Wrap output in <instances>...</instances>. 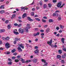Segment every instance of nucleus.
<instances>
[{
    "label": "nucleus",
    "instance_id": "nucleus-40",
    "mask_svg": "<svg viewBox=\"0 0 66 66\" xmlns=\"http://www.w3.org/2000/svg\"><path fill=\"white\" fill-rule=\"evenodd\" d=\"M30 62V60H26V63H29V62Z\"/></svg>",
    "mask_w": 66,
    "mask_h": 66
},
{
    "label": "nucleus",
    "instance_id": "nucleus-45",
    "mask_svg": "<svg viewBox=\"0 0 66 66\" xmlns=\"http://www.w3.org/2000/svg\"><path fill=\"white\" fill-rule=\"evenodd\" d=\"M39 4H40V5H42L43 4L42 3V2H40L39 3Z\"/></svg>",
    "mask_w": 66,
    "mask_h": 66
},
{
    "label": "nucleus",
    "instance_id": "nucleus-4",
    "mask_svg": "<svg viewBox=\"0 0 66 66\" xmlns=\"http://www.w3.org/2000/svg\"><path fill=\"white\" fill-rule=\"evenodd\" d=\"M52 39H51L50 42H47V44L48 45H51V44H52Z\"/></svg>",
    "mask_w": 66,
    "mask_h": 66
},
{
    "label": "nucleus",
    "instance_id": "nucleus-53",
    "mask_svg": "<svg viewBox=\"0 0 66 66\" xmlns=\"http://www.w3.org/2000/svg\"><path fill=\"white\" fill-rule=\"evenodd\" d=\"M44 28H46L48 27V25H46L44 26Z\"/></svg>",
    "mask_w": 66,
    "mask_h": 66
},
{
    "label": "nucleus",
    "instance_id": "nucleus-23",
    "mask_svg": "<svg viewBox=\"0 0 66 66\" xmlns=\"http://www.w3.org/2000/svg\"><path fill=\"white\" fill-rule=\"evenodd\" d=\"M11 25H8L7 26V28L8 29H11Z\"/></svg>",
    "mask_w": 66,
    "mask_h": 66
},
{
    "label": "nucleus",
    "instance_id": "nucleus-50",
    "mask_svg": "<svg viewBox=\"0 0 66 66\" xmlns=\"http://www.w3.org/2000/svg\"><path fill=\"white\" fill-rule=\"evenodd\" d=\"M65 5L64 4H63V5H62L60 7V8H62V7H63V6Z\"/></svg>",
    "mask_w": 66,
    "mask_h": 66
},
{
    "label": "nucleus",
    "instance_id": "nucleus-9",
    "mask_svg": "<svg viewBox=\"0 0 66 66\" xmlns=\"http://www.w3.org/2000/svg\"><path fill=\"white\" fill-rule=\"evenodd\" d=\"M18 50H19V52H20L21 51H22L21 48V47H19L18 48Z\"/></svg>",
    "mask_w": 66,
    "mask_h": 66
},
{
    "label": "nucleus",
    "instance_id": "nucleus-58",
    "mask_svg": "<svg viewBox=\"0 0 66 66\" xmlns=\"http://www.w3.org/2000/svg\"><path fill=\"white\" fill-rule=\"evenodd\" d=\"M40 32H44V30H40Z\"/></svg>",
    "mask_w": 66,
    "mask_h": 66
},
{
    "label": "nucleus",
    "instance_id": "nucleus-46",
    "mask_svg": "<svg viewBox=\"0 0 66 66\" xmlns=\"http://www.w3.org/2000/svg\"><path fill=\"white\" fill-rule=\"evenodd\" d=\"M53 3H56V0H53Z\"/></svg>",
    "mask_w": 66,
    "mask_h": 66
},
{
    "label": "nucleus",
    "instance_id": "nucleus-10",
    "mask_svg": "<svg viewBox=\"0 0 66 66\" xmlns=\"http://www.w3.org/2000/svg\"><path fill=\"white\" fill-rule=\"evenodd\" d=\"M27 16V14L26 13H24L22 16V17L23 18H24L25 17H26Z\"/></svg>",
    "mask_w": 66,
    "mask_h": 66
},
{
    "label": "nucleus",
    "instance_id": "nucleus-8",
    "mask_svg": "<svg viewBox=\"0 0 66 66\" xmlns=\"http://www.w3.org/2000/svg\"><path fill=\"white\" fill-rule=\"evenodd\" d=\"M34 52L36 54L38 53H39V50H38V49H36L34 51Z\"/></svg>",
    "mask_w": 66,
    "mask_h": 66
},
{
    "label": "nucleus",
    "instance_id": "nucleus-36",
    "mask_svg": "<svg viewBox=\"0 0 66 66\" xmlns=\"http://www.w3.org/2000/svg\"><path fill=\"white\" fill-rule=\"evenodd\" d=\"M15 61L16 62H19V60L18 59H16L15 60Z\"/></svg>",
    "mask_w": 66,
    "mask_h": 66
},
{
    "label": "nucleus",
    "instance_id": "nucleus-15",
    "mask_svg": "<svg viewBox=\"0 0 66 66\" xmlns=\"http://www.w3.org/2000/svg\"><path fill=\"white\" fill-rule=\"evenodd\" d=\"M5 39L6 40H9L10 39V37H7L6 38H5Z\"/></svg>",
    "mask_w": 66,
    "mask_h": 66
},
{
    "label": "nucleus",
    "instance_id": "nucleus-59",
    "mask_svg": "<svg viewBox=\"0 0 66 66\" xmlns=\"http://www.w3.org/2000/svg\"><path fill=\"white\" fill-rule=\"evenodd\" d=\"M8 61H12V60L10 58H9Z\"/></svg>",
    "mask_w": 66,
    "mask_h": 66
},
{
    "label": "nucleus",
    "instance_id": "nucleus-3",
    "mask_svg": "<svg viewBox=\"0 0 66 66\" xmlns=\"http://www.w3.org/2000/svg\"><path fill=\"white\" fill-rule=\"evenodd\" d=\"M5 46L7 49H8L10 47V44L9 43H6L5 45Z\"/></svg>",
    "mask_w": 66,
    "mask_h": 66
},
{
    "label": "nucleus",
    "instance_id": "nucleus-7",
    "mask_svg": "<svg viewBox=\"0 0 66 66\" xmlns=\"http://www.w3.org/2000/svg\"><path fill=\"white\" fill-rule=\"evenodd\" d=\"M27 18L28 19V20L29 21H33L34 20L31 19L29 17H27Z\"/></svg>",
    "mask_w": 66,
    "mask_h": 66
},
{
    "label": "nucleus",
    "instance_id": "nucleus-5",
    "mask_svg": "<svg viewBox=\"0 0 66 66\" xmlns=\"http://www.w3.org/2000/svg\"><path fill=\"white\" fill-rule=\"evenodd\" d=\"M39 35V32H38L37 33H34L33 34L34 36L35 37L37 35Z\"/></svg>",
    "mask_w": 66,
    "mask_h": 66
},
{
    "label": "nucleus",
    "instance_id": "nucleus-51",
    "mask_svg": "<svg viewBox=\"0 0 66 66\" xmlns=\"http://www.w3.org/2000/svg\"><path fill=\"white\" fill-rule=\"evenodd\" d=\"M65 5L64 4H63V5H62L60 7V8H62V7H63V6Z\"/></svg>",
    "mask_w": 66,
    "mask_h": 66
},
{
    "label": "nucleus",
    "instance_id": "nucleus-19",
    "mask_svg": "<svg viewBox=\"0 0 66 66\" xmlns=\"http://www.w3.org/2000/svg\"><path fill=\"white\" fill-rule=\"evenodd\" d=\"M58 52L60 54H61L62 53V51L61 50H59L58 51Z\"/></svg>",
    "mask_w": 66,
    "mask_h": 66
},
{
    "label": "nucleus",
    "instance_id": "nucleus-62",
    "mask_svg": "<svg viewBox=\"0 0 66 66\" xmlns=\"http://www.w3.org/2000/svg\"><path fill=\"white\" fill-rule=\"evenodd\" d=\"M53 16H56V14L55 13H53Z\"/></svg>",
    "mask_w": 66,
    "mask_h": 66
},
{
    "label": "nucleus",
    "instance_id": "nucleus-17",
    "mask_svg": "<svg viewBox=\"0 0 66 66\" xmlns=\"http://www.w3.org/2000/svg\"><path fill=\"white\" fill-rule=\"evenodd\" d=\"M36 61H37V59H34L33 60V61L34 63H36Z\"/></svg>",
    "mask_w": 66,
    "mask_h": 66
},
{
    "label": "nucleus",
    "instance_id": "nucleus-54",
    "mask_svg": "<svg viewBox=\"0 0 66 66\" xmlns=\"http://www.w3.org/2000/svg\"><path fill=\"white\" fill-rule=\"evenodd\" d=\"M35 31H38V28H35Z\"/></svg>",
    "mask_w": 66,
    "mask_h": 66
},
{
    "label": "nucleus",
    "instance_id": "nucleus-49",
    "mask_svg": "<svg viewBox=\"0 0 66 66\" xmlns=\"http://www.w3.org/2000/svg\"><path fill=\"white\" fill-rule=\"evenodd\" d=\"M22 24L21 23H20L19 24H18V26H19V27H21V25H22Z\"/></svg>",
    "mask_w": 66,
    "mask_h": 66
},
{
    "label": "nucleus",
    "instance_id": "nucleus-29",
    "mask_svg": "<svg viewBox=\"0 0 66 66\" xmlns=\"http://www.w3.org/2000/svg\"><path fill=\"white\" fill-rule=\"evenodd\" d=\"M16 51V50L15 49H13L12 51V53H14V52Z\"/></svg>",
    "mask_w": 66,
    "mask_h": 66
},
{
    "label": "nucleus",
    "instance_id": "nucleus-22",
    "mask_svg": "<svg viewBox=\"0 0 66 66\" xmlns=\"http://www.w3.org/2000/svg\"><path fill=\"white\" fill-rule=\"evenodd\" d=\"M5 53L6 54H10V52H6Z\"/></svg>",
    "mask_w": 66,
    "mask_h": 66
},
{
    "label": "nucleus",
    "instance_id": "nucleus-21",
    "mask_svg": "<svg viewBox=\"0 0 66 66\" xmlns=\"http://www.w3.org/2000/svg\"><path fill=\"white\" fill-rule=\"evenodd\" d=\"M14 34H16V35H18V34H19V32H18L14 31Z\"/></svg>",
    "mask_w": 66,
    "mask_h": 66
},
{
    "label": "nucleus",
    "instance_id": "nucleus-34",
    "mask_svg": "<svg viewBox=\"0 0 66 66\" xmlns=\"http://www.w3.org/2000/svg\"><path fill=\"white\" fill-rule=\"evenodd\" d=\"M11 59H12V60H15V59H16V57H15V56L12 57Z\"/></svg>",
    "mask_w": 66,
    "mask_h": 66
},
{
    "label": "nucleus",
    "instance_id": "nucleus-18",
    "mask_svg": "<svg viewBox=\"0 0 66 66\" xmlns=\"http://www.w3.org/2000/svg\"><path fill=\"white\" fill-rule=\"evenodd\" d=\"M16 15L15 14H14L13 15H12V17H11V19H13L15 17Z\"/></svg>",
    "mask_w": 66,
    "mask_h": 66
},
{
    "label": "nucleus",
    "instance_id": "nucleus-37",
    "mask_svg": "<svg viewBox=\"0 0 66 66\" xmlns=\"http://www.w3.org/2000/svg\"><path fill=\"white\" fill-rule=\"evenodd\" d=\"M61 63H62L63 64H64V63H65V61L64 60H62L61 61Z\"/></svg>",
    "mask_w": 66,
    "mask_h": 66
},
{
    "label": "nucleus",
    "instance_id": "nucleus-56",
    "mask_svg": "<svg viewBox=\"0 0 66 66\" xmlns=\"http://www.w3.org/2000/svg\"><path fill=\"white\" fill-rule=\"evenodd\" d=\"M43 18H44V19H47V18L46 16H44L43 17Z\"/></svg>",
    "mask_w": 66,
    "mask_h": 66
},
{
    "label": "nucleus",
    "instance_id": "nucleus-55",
    "mask_svg": "<svg viewBox=\"0 0 66 66\" xmlns=\"http://www.w3.org/2000/svg\"><path fill=\"white\" fill-rule=\"evenodd\" d=\"M13 43L14 44H16V41H13Z\"/></svg>",
    "mask_w": 66,
    "mask_h": 66
},
{
    "label": "nucleus",
    "instance_id": "nucleus-13",
    "mask_svg": "<svg viewBox=\"0 0 66 66\" xmlns=\"http://www.w3.org/2000/svg\"><path fill=\"white\" fill-rule=\"evenodd\" d=\"M48 21L49 22H53L54 21L52 19H50L48 20Z\"/></svg>",
    "mask_w": 66,
    "mask_h": 66
},
{
    "label": "nucleus",
    "instance_id": "nucleus-32",
    "mask_svg": "<svg viewBox=\"0 0 66 66\" xmlns=\"http://www.w3.org/2000/svg\"><path fill=\"white\" fill-rule=\"evenodd\" d=\"M60 27L61 29H63L64 28V26H62V25H60Z\"/></svg>",
    "mask_w": 66,
    "mask_h": 66
},
{
    "label": "nucleus",
    "instance_id": "nucleus-57",
    "mask_svg": "<svg viewBox=\"0 0 66 66\" xmlns=\"http://www.w3.org/2000/svg\"><path fill=\"white\" fill-rule=\"evenodd\" d=\"M35 48L36 49H38V47L36 46L35 47Z\"/></svg>",
    "mask_w": 66,
    "mask_h": 66
},
{
    "label": "nucleus",
    "instance_id": "nucleus-60",
    "mask_svg": "<svg viewBox=\"0 0 66 66\" xmlns=\"http://www.w3.org/2000/svg\"><path fill=\"white\" fill-rule=\"evenodd\" d=\"M21 9H24V10L25 9V7H21Z\"/></svg>",
    "mask_w": 66,
    "mask_h": 66
},
{
    "label": "nucleus",
    "instance_id": "nucleus-20",
    "mask_svg": "<svg viewBox=\"0 0 66 66\" xmlns=\"http://www.w3.org/2000/svg\"><path fill=\"white\" fill-rule=\"evenodd\" d=\"M0 9H4V7L3 5H2L0 7Z\"/></svg>",
    "mask_w": 66,
    "mask_h": 66
},
{
    "label": "nucleus",
    "instance_id": "nucleus-41",
    "mask_svg": "<svg viewBox=\"0 0 66 66\" xmlns=\"http://www.w3.org/2000/svg\"><path fill=\"white\" fill-rule=\"evenodd\" d=\"M58 20H61V17H59L58 18Z\"/></svg>",
    "mask_w": 66,
    "mask_h": 66
},
{
    "label": "nucleus",
    "instance_id": "nucleus-39",
    "mask_svg": "<svg viewBox=\"0 0 66 66\" xmlns=\"http://www.w3.org/2000/svg\"><path fill=\"white\" fill-rule=\"evenodd\" d=\"M9 20H7L5 21V23L7 24L8 23H9Z\"/></svg>",
    "mask_w": 66,
    "mask_h": 66
},
{
    "label": "nucleus",
    "instance_id": "nucleus-30",
    "mask_svg": "<svg viewBox=\"0 0 66 66\" xmlns=\"http://www.w3.org/2000/svg\"><path fill=\"white\" fill-rule=\"evenodd\" d=\"M20 39H18L17 38H15V40H16V41H18V40H20Z\"/></svg>",
    "mask_w": 66,
    "mask_h": 66
},
{
    "label": "nucleus",
    "instance_id": "nucleus-43",
    "mask_svg": "<svg viewBox=\"0 0 66 66\" xmlns=\"http://www.w3.org/2000/svg\"><path fill=\"white\" fill-rule=\"evenodd\" d=\"M35 19L37 20H38V21H40V19H39L38 18H35Z\"/></svg>",
    "mask_w": 66,
    "mask_h": 66
},
{
    "label": "nucleus",
    "instance_id": "nucleus-35",
    "mask_svg": "<svg viewBox=\"0 0 66 66\" xmlns=\"http://www.w3.org/2000/svg\"><path fill=\"white\" fill-rule=\"evenodd\" d=\"M17 21H19V22H22V20H19V19H18L17 20Z\"/></svg>",
    "mask_w": 66,
    "mask_h": 66
},
{
    "label": "nucleus",
    "instance_id": "nucleus-14",
    "mask_svg": "<svg viewBox=\"0 0 66 66\" xmlns=\"http://www.w3.org/2000/svg\"><path fill=\"white\" fill-rule=\"evenodd\" d=\"M19 46L20 47H21L22 49H24V46H22V44H21L19 45Z\"/></svg>",
    "mask_w": 66,
    "mask_h": 66
},
{
    "label": "nucleus",
    "instance_id": "nucleus-63",
    "mask_svg": "<svg viewBox=\"0 0 66 66\" xmlns=\"http://www.w3.org/2000/svg\"><path fill=\"white\" fill-rule=\"evenodd\" d=\"M59 33H62V30H60L59 31Z\"/></svg>",
    "mask_w": 66,
    "mask_h": 66
},
{
    "label": "nucleus",
    "instance_id": "nucleus-47",
    "mask_svg": "<svg viewBox=\"0 0 66 66\" xmlns=\"http://www.w3.org/2000/svg\"><path fill=\"white\" fill-rule=\"evenodd\" d=\"M21 61L22 62V63H25V62H24V60L23 59L22 61Z\"/></svg>",
    "mask_w": 66,
    "mask_h": 66
},
{
    "label": "nucleus",
    "instance_id": "nucleus-52",
    "mask_svg": "<svg viewBox=\"0 0 66 66\" xmlns=\"http://www.w3.org/2000/svg\"><path fill=\"white\" fill-rule=\"evenodd\" d=\"M62 57L63 59H65V57L64 55H63L62 56Z\"/></svg>",
    "mask_w": 66,
    "mask_h": 66
},
{
    "label": "nucleus",
    "instance_id": "nucleus-25",
    "mask_svg": "<svg viewBox=\"0 0 66 66\" xmlns=\"http://www.w3.org/2000/svg\"><path fill=\"white\" fill-rule=\"evenodd\" d=\"M49 30H50V29H49L48 28V29H47L46 30V33H48V32H49Z\"/></svg>",
    "mask_w": 66,
    "mask_h": 66
},
{
    "label": "nucleus",
    "instance_id": "nucleus-48",
    "mask_svg": "<svg viewBox=\"0 0 66 66\" xmlns=\"http://www.w3.org/2000/svg\"><path fill=\"white\" fill-rule=\"evenodd\" d=\"M40 35H41V36H44V35H45V34H44V33H42Z\"/></svg>",
    "mask_w": 66,
    "mask_h": 66
},
{
    "label": "nucleus",
    "instance_id": "nucleus-24",
    "mask_svg": "<svg viewBox=\"0 0 66 66\" xmlns=\"http://www.w3.org/2000/svg\"><path fill=\"white\" fill-rule=\"evenodd\" d=\"M42 22H46V20H44L43 19H42Z\"/></svg>",
    "mask_w": 66,
    "mask_h": 66
},
{
    "label": "nucleus",
    "instance_id": "nucleus-64",
    "mask_svg": "<svg viewBox=\"0 0 66 66\" xmlns=\"http://www.w3.org/2000/svg\"><path fill=\"white\" fill-rule=\"evenodd\" d=\"M63 51H66V50L65 48H63Z\"/></svg>",
    "mask_w": 66,
    "mask_h": 66
},
{
    "label": "nucleus",
    "instance_id": "nucleus-2",
    "mask_svg": "<svg viewBox=\"0 0 66 66\" xmlns=\"http://www.w3.org/2000/svg\"><path fill=\"white\" fill-rule=\"evenodd\" d=\"M19 32L20 33H21V34H23L24 33V31H23V30L21 28H20L19 29Z\"/></svg>",
    "mask_w": 66,
    "mask_h": 66
},
{
    "label": "nucleus",
    "instance_id": "nucleus-16",
    "mask_svg": "<svg viewBox=\"0 0 66 66\" xmlns=\"http://www.w3.org/2000/svg\"><path fill=\"white\" fill-rule=\"evenodd\" d=\"M61 57V56L60 55H58L57 56V59H60Z\"/></svg>",
    "mask_w": 66,
    "mask_h": 66
},
{
    "label": "nucleus",
    "instance_id": "nucleus-28",
    "mask_svg": "<svg viewBox=\"0 0 66 66\" xmlns=\"http://www.w3.org/2000/svg\"><path fill=\"white\" fill-rule=\"evenodd\" d=\"M48 5L49 7H51L52 6V5L50 3L48 4Z\"/></svg>",
    "mask_w": 66,
    "mask_h": 66
},
{
    "label": "nucleus",
    "instance_id": "nucleus-33",
    "mask_svg": "<svg viewBox=\"0 0 66 66\" xmlns=\"http://www.w3.org/2000/svg\"><path fill=\"white\" fill-rule=\"evenodd\" d=\"M8 64H9V65H12V62L10 61L8 63Z\"/></svg>",
    "mask_w": 66,
    "mask_h": 66
},
{
    "label": "nucleus",
    "instance_id": "nucleus-31",
    "mask_svg": "<svg viewBox=\"0 0 66 66\" xmlns=\"http://www.w3.org/2000/svg\"><path fill=\"white\" fill-rule=\"evenodd\" d=\"M0 13L1 14H3V13H4V11H0Z\"/></svg>",
    "mask_w": 66,
    "mask_h": 66
},
{
    "label": "nucleus",
    "instance_id": "nucleus-6",
    "mask_svg": "<svg viewBox=\"0 0 66 66\" xmlns=\"http://www.w3.org/2000/svg\"><path fill=\"white\" fill-rule=\"evenodd\" d=\"M62 5V2H59L58 3L57 5V7H59L61 6Z\"/></svg>",
    "mask_w": 66,
    "mask_h": 66
},
{
    "label": "nucleus",
    "instance_id": "nucleus-38",
    "mask_svg": "<svg viewBox=\"0 0 66 66\" xmlns=\"http://www.w3.org/2000/svg\"><path fill=\"white\" fill-rule=\"evenodd\" d=\"M43 7L45 9L46 8V7H47V5H46V4H44V5Z\"/></svg>",
    "mask_w": 66,
    "mask_h": 66
},
{
    "label": "nucleus",
    "instance_id": "nucleus-44",
    "mask_svg": "<svg viewBox=\"0 0 66 66\" xmlns=\"http://www.w3.org/2000/svg\"><path fill=\"white\" fill-rule=\"evenodd\" d=\"M36 9L37 10H39V9H40V8H39V7L37 6L36 7Z\"/></svg>",
    "mask_w": 66,
    "mask_h": 66
},
{
    "label": "nucleus",
    "instance_id": "nucleus-61",
    "mask_svg": "<svg viewBox=\"0 0 66 66\" xmlns=\"http://www.w3.org/2000/svg\"><path fill=\"white\" fill-rule=\"evenodd\" d=\"M17 54V53H13V55H16Z\"/></svg>",
    "mask_w": 66,
    "mask_h": 66
},
{
    "label": "nucleus",
    "instance_id": "nucleus-11",
    "mask_svg": "<svg viewBox=\"0 0 66 66\" xmlns=\"http://www.w3.org/2000/svg\"><path fill=\"white\" fill-rule=\"evenodd\" d=\"M65 40V38H62L61 39V42L63 44H64V40Z\"/></svg>",
    "mask_w": 66,
    "mask_h": 66
},
{
    "label": "nucleus",
    "instance_id": "nucleus-1",
    "mask_svg": "<svg viewBox=\"0 0 66 66\" xmlns=\"http://www.w3.org/2000/svg\"><path fill=\"white\" fill-rule=\"evenodd\" d=\"M27 26H26L25 28V30L26 32H28V30L29 29H30L31 27H30V24H27Z\"/></svg>",
    "mask_w": 66,
    "mask_h": 66
},
{
    "label": "nucleus",
    "instance_id": "nucleus-12",
    "mask_svg": "<svg viewBox=\"0 0 66 66\" xmlns=\"http://www.w3.org/2000/svg\"><path fill=\"white\" fill-rule=\"evenodd\" d=\"M5 30L4 29H1L0 30V33H2L5 32Z\"/></svg>",
    "mask_w": 66,
    "mask_h": 66
},
{
    "label": "nucleus",
    "instance_id": "nucleus-42",
    "mask_svg": "<svg viewBox=\"0 0 66 66\" xmlns=\"http://www.w3.org/2000/svg\"><path fill=\"white\" fill-rule=\"evenodd\" d=\"M41 61L42 62H44H44H45L46 61L45 60L43 59H42L41 60Z\"/></svg>",
    "mask_w": 66,
    "mask_h": 66
},
{
    "label": "nucleus",
    "instance_id": "nucleus-27",
    "mask_svg": "<svg viewBox=\"0 0 66 66\" xmlns=\"http://www.w3.org/2000/svg\"><path fill=\"white\" fill-rule=\"evenodd\" d=\"M31 15L32 16H34V13L33 12H31Z\"/></svg>",
    "mask_w": 66,
    "mask_h": 66
},
{
    "label": "nucleus",
    "instance_id": "nucleus-26",
    "mask_svg": "<svg viewBox=\"0 0 66 66\" xmlns=\"http://www.w3.org/2000/svg\"><path fill=\"white\" fill-rule=\"evenodd\" d=\"M20 57H21V56H20V55H19L17 56L16 58L18 59H20Z\"/></svg>",
    "mask_w": 66,
    "mask_h": 66
}]
</instances>
